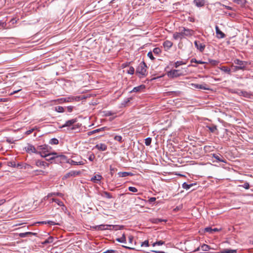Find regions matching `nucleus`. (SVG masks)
<instances>
[{
  "label": "nucleus",
  "instance_id": "34",
  "mask_svg": "<svg viewBox=\"0 0 253 253\" xmlns=\"http://www.w3.org/2000/svg\"><path fill=\"white\" fill-rule=\"evenodd\" d=\"M220 70L225 73H227L228 74L230 73L231 70L229 68L226 67V66H222L220 68Z\"/></svg>",
  "mask_w": 253,
  "mask_h": 253
},
{
  "label": "nucleus",
  "instance_id": "63",
  "mask_svg": "<svg viewBox=\"0 0 253 253\" xmlns=\"http://www.w3.org/2000/svg\"><path fill=\"white\" fill-rule=\"evenodd\" d=\"M113 114V113H112L111 111H107L106 112L105 116H112Z\"/></svg>",
  "mask_w": 253,
  "mask_h": 253
},
{
  "label": "nucleus",
  "instance_id": "60",
  "mask_svg": "<svg viewBox=\"0 0 253 253\" xmlns=\"http://www.w3.org/2000/svg\"><path fill=\"white\" fill-rule=\"evenodd\" d=\"M53 240H54V238L53 237L49 236L47 238V242H48L49 243H52L53 242Z\"/></svg>",
  "mask_w": 253,
  "mask_h": 253
},
{
  "label": "nucleus",
  "instance_id": "61",
  "mask_svg": "<svg viewBox=\"0 0 253 253\" xmlns=\"http://www.w3.org/2000/svg\"><path fill=\"white\" fill-rule=\"evenodd\" d=\"M23 167H24L25 169H29L31 168V166L30 165L24 164H23Z\"/></svg>",
  "mask_w": 253,
  "mask_h": 253
},
{
  "label": "nucleus",
  "instance_id": "30",
  "mask_svg": "<svg viewBox=\"0 0 253 253\" xmlns=\"http://www.w3.org/2000/svg\"><path fill=\"white\" fill-rule=\"evenodd\" d=\"M194 185H196V183H191L188 184L186 182H184L182 184V187L185 189L188 190L189 189Z\"/></svg>",
  "mask_w": 253,
  "mask_h": 253
},
{
  "label": "nucleus",
  "instance_id": "44",
  "mask_svg": "<svg viewBox=\"0 0 253 253\" xmlns=\"http://www.w3.org/2000/svg\"><path fill=\"white\" fill-rule=\"evenodd\" d=\"M209 128V129L210 130L211 132H214L216 129L217 127L216 126H207Z\"/></svg>",
  "mask_w": 253,
  "mask_h": 253
},
{
  "label": "nucleus",
  "instance_id": "32",
  "mask_svg": "<svg viewBox=\"0 0 253 253\" xmlns=\"http://www.w3.org/2000/svg\"><path fill=\"white\" fill-rule=\"evenodd\" d=\"M7 165L9 167H13V168H15L16 167L22 168L21 164H17V165H16L15 162H8L7 163Z\"/></svg>",
  "mask_w": 253,
  "mask_h": 253
},
{
  "label": "nucleus",
  "instance_id": "27",
  "mask_svg": "<svg viewBox=\"0 0 253 253\" xmlns=\"http://www.w3.org/2000/svg\"><path fill=\"white\" fill-rule=\"evenodd\" d=\"M68 163L70 164L71 165H83L84 164V163L83 161L77 162L70 159H68Z\"/></svg>",
  "mask_w": 253,
  "mask_h": 253
},
{
  "label": "nucleus",
  "instance_id": "11",
  "mask_svg": "<svg viewBox=\"0 0 253 253\" xmlns=\"http://www.w3.org/2000/svg\"><path fill=\"white\" fill-rule=\"evenodd\" d=\"M194 44L195 47L198 49L200 52H203L205 48V45L204 43H201L198 41H195L194 42Z\"/></svg>",
  "mask_w": 253,
  "mask_h": 253
},
{
  "label": "nucleus",
  "instance_id": "22",
  "mask_svg": "<svg viewBox=\"0 0 253 253\" xmlns=\"http://www.w3.org/2000/svg\"><path fill=\"white\" fill-rule=\"evenodd\" d=\"M173 45V43L168 40H167L165 41L163 43V46L164 48H165L166 50H168L170 49V48L171 47V46Z\"/></svg>",
  "mask_w": 253,
  "mask_h": 253
},
{
  "label": "nucleus",
  "instance_id": "8",
  "mask_svg": "<svg viewBox=\"0 0 253 253\" xmlns=\"http://www.w3.org/2000/svg\"><path fill=\"white\" fill-rule=\"evenodd\" d=\"M182 75L178 70H172L168 73V76L172 78H176Z\"/></svg>",
  "mask_w": 253,
  "mask_h": 253
},
{
  "label": "nucleus",
  "instance_id": "5",
  "mask_svg": "<svg viewBox=\"0 0 253 253\" xmlns=\"http://www.w3.org/2000/svg\"><path fill=\"white\" fill-rule=\"evenodd\" d=\"M234 63L235 64L238 65L237 66H235V69L237 70H245L246 68L248 63L246 61L240 60L239 59H235L234 60Z\"/></svg>",
  "mask_w": 253,
  "mask_h": 253
},
{
  "label": "nucleus",
  "instance_id": "19",
  "mask_svg": "<svg viewBox=\"0 0 253 253\" xmlns=\"http://www.w3.org/2000/svg\"><path fill=\"white\" fill-rule=\"evenodd\" d=\"M145 88V85L141 84L139 86L134 87L130 92H140L143 91Z\"/></svg>",
  "mask_w": 253,
  "mask_h": 253
},
{
  "label": "nucleus",
  "instance_id": "29",
  "mask_svg": "<svg viewBox=\"0 0 253 253\" xmlns=\"http://www.w3.org/2000/svg\"><path fill=\"white\" fill-rule=\"evenodd\" d=\"M236 250H231V249H224L222 251H220L219 253H236Z\"/></svg>",
  "mask_w": 253,
  "mask_h": 253
},
{
  "label": "nucleus",
  "instance_id": "7",
  "mask_svg": "<svg viewBox=\"0 0 253 253\" xmlns=\"http://www.w3.org/2000/svg\"><path fill=\"white\" fill-rule=\"evenodd\" d=\"M79 97L70 96L66 98H61L56 100L59 103H62L63 102H71L74 100H79Z\"/></svg>",
  "mask_w": 253,
  "mask_h": 253
},
{
  "label": "nucleus",
  "instance_id": "40",
  "mask_svg": "<svg viewBox=\"0 0 253 253\" xmlns=\"http://www.w3.org/2000/svg\"><path fill=\"white\" fill-rule=\"evenodd\" d=\"M233 1L235 3L238 4H240L241 5H244L246 2L245 0H233Z\"/></svg>",
  "mask_w": 253,
  "mask_h": 253
},
{
  "label": "nucleus",
  "instance_id": "42",
  "mask_svg": "<svg viewBox=\"0 0 253 253\" xmlns=\"http://www.w3.org/2000/svg\"><path fill=\"white\" fill-rule=\"evenodd\" d=\"M152 141V138L151 137H147L145 139V144L146 146H149Z\"/></svg>",
  "mask_w": 253,
  "mask_h": 253
},
{
  "label": "nucleus",
  "instance_id": "15",
  "mask_svg": "<svg viewBox=\"0 0 253 253\" xmlns=\"http://www.w3.org/2000/svg\"><path fill=\"white\" fill-rule=\"evenodd\" d=\"M106 129H108V128L107 127H106V126L102 127H101V128H98V129H94L93 130H92V131L88 132H87V135L88 136H90V135H91L92 134H93L96 133L103 132L105 130H106Z\"/></svg>",
  "mask_w": 253,
  "mask_h": 253
},
{
  "label": "nucleus",
  "instance_id": "59",
  "mask_svg": "<svg viewBox=\"0 0 253 253\" xmlns=\"http://www.w3.org/2000/svg\"><path fill=\"white\" fill-rule=\"evenodd\" d=\"M117 251L116 250H107L105 252H103V253H115Z\"/></svg>",
  "mask_w": 253,
  "mask_h": 253
},
{
  "label": "nucleus",
  "instance_id": "53",
  "mask_svg": "<svg viewBox=\"0 0 253 253\" xmlns=\"http://www.w3.org/2000/svg\"><path fill=\"white\" fill-rule=\"evenodd\" d=\"M149 246V241L148 240H145L143 242L141 243L142 247H148Z\"/></svg>",
  "mask_w": 253,
  "mask_h": 253
},
{
  "label": "nucleus",
  "instance_id": "38",
  "mask_svg": "<svg viewBox=\"0 0 253 253\" xmlns=\"http://www.w3.org/2000/svg\"><path fill=\"white\" fill-rule=\"evenodd\" d=\"M191 63H196L200 64H204L206 63V62H204V61H202L201 60H197L195 58H192L191 60Z\"/></svg>",
  "mask_w": 253,
  "mask_h": 253
},
{
  "label": "nucleus",
  "instance_id": "37",
  "mask_svg": "<svg viewBox=\"0 0 253 253\" xmlns=\"http://www.w3.org/2000/svg\"><path fill=\"white\" fill-rule=\"evenodd\" d=\"M55 110L59 113H63L64 112V108L62 106H57L55 108Z\"/></svg>",
  "mask_w": 253,
  "mask_h": 253
},
{
  "label": "nucleus",
  "instance_id": "62",
  "mask_svg": "<svg viewBox=\"0 0 253 253\" xmlns=\"http://www.w3.org/2000/svg\"><path fill=\"white\" fill-rule=\"evenodd\" d=\"M74 107L72 106H69L67 107L68 112H71L73 110Z\"/></svg>",
  "mask_w": 253,
  "mask_h": 253
},
{
  "label": "nucleus",
  "instance_id": "58",
  "mask_svg": "<svg viewBox=\"0 0 253 253\" xmlns=\"http://www.w3.org/2000/svg\"><path fill=\"white\" fill-rule=\"evenodd\" d=\"M95 159V156L93 154H91L88 157V160L92 162Z\"/></svg>",
  "mask_w": 253,
  "mask_h": 253
},
{
  "label": "nucleus",
  "instance_id": "6",
  "mask_svg": "<svg viewBox=\"0 0 253 253\" xmlns=\"http://www.w3.org/2000/svg\"><path fill=\"white\" fill-rule=\"evenodd\" d=\"M49 148L50 147L47 145H42L37 147L38 154H40L41 157H43L44 154H47L49 152Z\"/></svg>",
  "mask_w": 253,
  "mask_h": 253
},
{
  "label": "nucleus",
  "instance_id": "25",
  "mask_svg": "<svg viewBox=\"0 0 253 253\" xmlns=\"http://www.w3.org/2000/svg\"><path fill=\"white\" fill-rule=\"evenodd\" d=\"M36 165L38 167H43L44 168L45 167H48L49 166V164L47 163L44 161H42L40 160H38L36 162Z\"/></svg>",
  "mask_w": 253,
  "mask_h": 253
},
{
  "label": "nucleus",
  "instance_id": "16",
  "mask_svg": "<svg viewBox=\"0 0 253 253\" xmlns=\"http://www.w3.org/2000/svg\"><path fill=\"white\" fill-rule=\"evenodd\" d=\"M32 235H34L36 236H38V233H34L32 232H27L25 233H20L18 234V236L20 238H25L28 236H30Z\"/></svg>",
  "mask_w": 253,
  "mask_h": 253
},
{
  "label": "nucleus",
  "instance_id": "39",
  "mask_svg": "<svg viewBox=\"0 0 253 253\" xmlns=\"http://www.w3.org/2000/svg\"><path fill=\"white\" fill-rule=\"evenodd\" d=\"M184 64H186V62H184L182 61H176L175 64H174V67L175 68H177L178 67H179L180 65H184Z\"/></svg>",
  "mask_w": 253,
  "mask_h": 253
},
{
  "label": "nucleus",
  "instance_id": "49",
  "mask_svg": "<svg viewBox=\"0 0 253 253\" xmlns=\"http://www.w3.org/2000/svg\"><path fill=\"white\" fill-rule=\"evenodd\" d=\"M128 190L132 192H137L138 191V190L136 188L131 186L128 187Z\"/></svg>",
  "mask_w": 253,
  "mask_h": 253
},
{
  "label": "nucleus",
  "instance_id": "47",
  "mask_svg": "<svg viewBox=\"0 0 253 253\" xmlns=\"http://www.w3.org/2000/svg\"><path fill=\"white\" fill-rule=\"evenodd\" d=\"M62 194L59 192H53L48 194V196H61Z\"/></svg>",
  "mask_w": 253,
  "mask_h": 253
},
{
  "label": "nucleus",
  "instance_id": "33",
  "mask_svg": "<svg viewBox=\"0 0 253 253\" xmlns=\"http://www.w3.org/2000/svg\"><path fill=\"white\" fill-rule=\"evenodd\" d=\"M51 200H52V202H55L59 206H60V207L64 206V203L62 201H61L60 200H59L58 199H55V198H52Z\"/></svg>",
  "mask_w": 253,
  "mask_h": 253
},
{
  "label": "nucleus",
  "instance_id": "41",
  "mask_svg": "<svg viewBox=\"0 0 253 253\" xmlns=\"http://www.w3.org/2000/svg\"><path fill=\"white\" fill-rule=\"evenodd\" d=\"M114 139L116 141H119L120 143L123 142V138L121 135H115L114 137Z\"/></svg>",
  "mask_w": 253,
  "mask_h": 253
},
{
  "label": "nucleus",
  "instance_id": "23",
  "mask_svg": "<svg viewBox=\"0 0 253 253\" xmlns=\"http://www.w3.org/2000/svg\"><path fill=\"white\" fill-rule=\"evenodd\" d=\"M102 178V177L100 174H96L91 178V181L93 183H98V182Z\"/></svg>",
  "mask_w": 253,
  "mask_h": 253
},
{
  "label": "nucleus",
  "instance_id": "20",
  "mask_svg": "<svg viewBox=\"0 0 253 253\" xmlns=\"http://www.w3.org/2000/svg\"><path fill=\"white\" fill-rule=\"evenodd\" d=\"M111 226H113V225H108V224H106V225L101 224V225H99L95 226L94 228L96 230H103L109 229V227H111Z\"/></svg>",
  "mask_w": 253,
  "mask_h": 253
},
{
  "label": "nucleus",
  "instance_id": "46",
  "mask_svg": "<svg viewBox=\"0 0 253 253\" xmlns=\"http://www.w3.org/2000/svg\"><path fill=\"white\" fill-rule=\"evenodd\" d=\"M165 244V242L163 241H157L154 243L153 244V246H155L156 245H158V246H161V245H162L163 244Z\"/></svg>",
  "mask_w": 253,
  "mask_h": 253
},
{
  "label": "nucleus",
  "instance_id": "31",
  "mask_svg": "<svg viewBox=\"0 0 253 253\" xmlns=\"http://www.w3.org/2000/svg\"><path fill=\"white\" fill-rule=\"evenodd\" d=\"M116 241L120 243H126V238L125 236V234H123L122 237L117 238Z\"/></svg>",
  "mask_w": 253,
  "mask_h": 253
},
{
  "label": "nucleus",
  "instance_id": "45",
  "mask_svg": "<svg viewBox=\"0 0 253 253\" xmlns=\"http://www.w3.org/2000/svg\"><path fill=\"white\" fill-rule=\"evenodd\" d=\"M41 223H42V224L48 223L50 225H53L58 224L57 223H56L55 222H54L53 221H50V220H48L47 221H42L41 222Z\"/></svg>",
  "mask_w": 253,
  "mask_h": 253
},
{
  "label": "nucleus",
  "instance_id": "17",
  "mask_svg": "<svg viewBox=\"0 0 253 253\" xmlns=\"http://www.w3.org/2000/svg\"><path fill=\"white\" fill-rule=\"evenodd\" d=\"M94 148L100 151H104L107 150V146L104 143H99L96 144Z\"/></svg>",
  "mask_w": 253,
  "mask_h": 253
},
{
  "label": "nucleus",
  "instance_id": "1",
  "mask_svg": "<svg viewBox=\"0 0 253 253\" xmlns=\"http://www.w3.org/2000/svg\"><path fill=\"white\" fill-rule=\"evenodd\" d=\"M195 32L193 30L182 27L179 32H175L173 34V38L174 40L182 39L185 37H191L194 35Z\"/></svg>",
  "mask_w": 253,
  "mask_h": 253
},
{
  "label": "nucleus",
  "instance_id": "2",
  "mask_svg": "<svg viewBox=\"0 0 253 253\" xmlns=\"http://www.w3.org/2000/svg\"><path fill=\"white\" fill-rule=\"evenodd\" d=\"M147 68L146 63L144 61L141 62L136 69V74L140 75L142 77L146 76L147 75Z\"/></svg>",
  "mask_w": 253,
  "mask_h": 253
},
{
  "label": "nucleus",
  "instance_id": "18",
  "mask_svg": "<svg viewBox=\"0 0 253 253\" xmlns=\"http://www.w3.org/2000/svg\"><path fill=\"white\" fill-rule=\"evenodd\" d=\"M43 156L42 157L45 158V160L47 161H49V162L50 161V162H51V163H52V161H53L54 162L55 155H53V153L44 154Z\"/></svg>",
  "mask_w": 253,
  "mask_h": 253
},
{
  "label": "nucleus",
  "instance_id": "12",
  "mask_svg": "<svg viewBox=\"0 0 253 253\" xmlns=\"http://www.w3.org/2000/svg\"><path fill=\"white\" fill-rule=\"evenodd\" d=\"M215 32L216 34V37L218 39H223L226 37L225 34L220 31L217 26H215Z\"/></svg>",
  "mask_w": 253,
  "mask_h": 253
},
{
  "label": "nucleus",
  "instance_id": "51",
  "mask_svg": "<svg viewBox=\"0 0 253 253\" xmlns=\"http://www.w3.org/2000/svg\"><path fill=\"white\" fill-rule=\"evenodd\" d=\"M239 186H242L245 188L246 189H249L250 188V184L248 182H245L244 185H240Z\"/></svg>",
  "mask_w": 253,
  "mask_h": 253
},
{
  "label": "nucleus",
  "instance_id": "4",
  "mask_svg": "<svg viewBox=\"0 0 253 253\" xmlns=\"http://www.w3.org/2000/svg\"><path fill=\"white\" fill-rule=\"evenodd\" d=\"M53 155H55V163H68V159H67V158L66 156L63 155H58L56 153H53Z\"/></svg>",
  "mask_w": 253,
  "mask_h": 253
},
{
  "label": "nucleus",
  "instance_id": "57",
  "mask_svg": "<svg viewBox=\"0 0 253 253\" xmlns=\"http://www.w3.org/2000/svg\"><path fill=\"white\" fill-rule=\"evenodd\" d=\"M35 130V128H31L27 131H26L25 132V134L26 135H29L31 133H32Z\"/></svg>",
  "mask_w": 253,
  "mask_h": 253
},
{
  "label": "nucleus",
  "instance_id": "26",
  "mask_svg": "<svg viewBox=\"0 0 253 253\" xmlns=\"http://www.w3.org/2000/svg\"><path fill=\"white\" fill-rule=\"evenodd\" d=\"M118 174L120 177H124L127 176H132L133 174L130 172H119Z\"/></svg>",
  "mask_w": 253,
  "mask_h": 253
},
{
  "label": "nucleus",
  "instance_id": "52",
  "mask_svg": "<svg viewBox=\"0 0 253 253\" xmlns=\"http://www.w3.org/2000/svg\"><path fill=\"white\" fill-rule=\"evenodd\" d=\"M116 170V169L113 168L112 166H110V174L112 176L113 175L114 172Z\"/></svg>",
  "mask_w": 253,
  "mask_h": 253
},
{
  "label": "nucleus",
  "instance_id": "64",
  "mask_svg": "<svg viewBox=\"0 0 253 253\" xmlns=\"http://www.w3.org/2000/svg\"><path fill=\"white\" fill-rule=\"evenodd\" d=\"M221 230V229H218L217 228H212V233L215 232H218Z\"/></svg>",
  "mask_w": 253,
  "mask_h": 253
},
{
  "label": "nucleus",
  "instance_id": "55",
  "mask_svg": "<svg viewBox=\"0 0 253 253\" xmlns=\"http://www.w3.org/2000/svg\"><path fill=\"white\" fill-rule=\"evenodd\" d=\"M205 232H209L210 233H212V228L210 227H208L205 228Z\"/></svg>",
  "mask_w": 253,
  "mask_h": 253
},
{
  "label": "nucleus",
  "instance_id": "21",
  "mask_svg": "<svg viewBox=\"0 0 253 253\" xmlns=\"http://www.w3.org/2000/svg\"><path fill=\"white\" fill-rule=\"evenodd\" d=\"M193 3L197 7H202L205 5L206 0H194Z\"/></svg>",
  "mask_w": 253,
  "mask_h": 253
},
{
  "label": "nucleus",
  "instance_id": "43",
  "mask_svg": "<svg viewBox=\"0 0 253 253\" xmlns=\"http://www.w3.org/2000/svg\"><path fill=\"white\" fill-rule=\"evenodd\" d=\"M127 73L130 75H133L134 73V68L133 67H129Z\"/></svg>",
  "mask_w": 253,
  "mask_h": 253
},
{
  "label": "nucleus",
  "instance_id": "54",
  "mask_svg": "<svg viewBox=\"0 0 253 253\" xmlns=\"http://www.w3.org/2000/svg\"><path fill=\"white\" fill-rule=\"evenodd\" d=\"M147 56L152 60L155 59V58L154 57L153 53L151 51H150L148 53Z\"/></svg>",
  "mask_w": 253,
  "mask_h": 253
},
{
  "label": "nucleus",
  "instance_id": "3",
  "mask_svg": "<svg viewBox=\"0 0 253 253\" xmlns=\"http://www.w3.org/2000/svg\"><path fill=\"white\" fill-rule=\"evenodd\" d=\"M77 122V119H73L70 120H68L66 122V123L63 125L62 126H60V128H63L65 127H68V130H74L76 129L75 125H74L75 123Z\"/></svg>",
  "mask_w": 253,
  "mask_h": 253
},
{
  "label": "nucleus",
  "instance_id": "13",
  "mask_svg": "<svg viewBox=\"0 0 253 253\" xmlns=\"http://www.w3.org/2000/svg\"><path fill=\"white\" fill-rule=\"evenodd\" d=\"M212 157L215 158L218 162L226 163V160L220 154H212Z\"/></svg>",
  "mask_w": 253,
  "mask_h": 253
},
{
  "label": "nucleus",
  "instance_id": "48",
  "mask_svg": "<svg viewBox=\"0 0 253 253\" xmlns=\"http://www.w3.org/2000/svg\"><path fill=\"white\" fill-rule=\"evenodd\" d=\"M153 52L155 54L158 55L159 53H160L161 52V50L159 47H156V48H154Z\"/></svg>",
  "mask_w": 253,
  "mask_h": 253
},
{
  "label": "nucleus",
  "instance_id": "28",
  "mask_svg": "<svg viewBox=\"0 0 253 253\" xmlns=\"http://www.w3.org/2000/svg\"><path fill=\"white\" fill-rule=\"evenodd\" d=\"M101 195L102 196L105 197L108 199H111L113 198L112 195L107 191H103Z\"/></svg>",
  "mask_w": 253,
  "mask_h": 253
},
{
  "label": "nucleus",
  "instance_id": "14",
  "mask_svg": "<svg viewBox=\"0 0 253 253\" xmlns=\"http://www.w3.org/2000/svg\"><path fill=\"white\" fill-rule=\"evenodd\" d=\"M192 86L196 88H199L204 90H209V88L208 86L206 84H192Z\"/></svg>",
  "mask_w": 253,
  "mask_h": 253
},
{
  "label": "nucleus",
  "instance_id": "36",
  "mask_svg": "<svg viewBox=\"0 0 253 253\" xmlns=\"http://www.w3.org/2000/svg\"><path fill=\"white\" fill-rule=\"evenodd\" d=\"M201 248L203 251H208L210 250V247L208 245L203 244L201 246Z\"/></svg>",
  "mask_w": 253,
  "mask_h": 253
},
{
  "label": "nucleus",
  "instance_id": "9",
  "mask_svg": "<svg viewBox=\"0 0 253 253\" xmlns=\"http://www.w3.org/2000/svg\"><path fill=\"white\" fill-rule=\"evenodd\" d=\"M25 149L26 151L28 153H38L37 148H35V147L31 144L28 143L27 146L25 147Z\"/></svg>",
  "mask_w": 253,
  "mask_h": 253
},
{
  "label": "nucleus",
  "instance_id": "35",
  "mask_svg": "<svg viewBox=\"0 0 253 253\" xmlns=\"http://www.w3.org/2000/svg\"><path fill=\"white\" fill-rule=\"evenodd\" d=\"M59 143V141L57 138H53L49 141V144L52 145H57Z\"/></svg>",
  "mask_w": 253,
  "mask_h": 253
},
{
  "label": "nucleus",
  "instance_id": "56",
  "mask_svg": "<svg viewBox=\"0 0 253 253\" xmlns=\"http://www.w3.org/2000/svg\"><path fill=\"white\" fill-rule=\"evenodd\" d=\"M219 4L221 5V6H222L223 7H225L226 9H228V10H233V8L232 7H230L229 6H227V5H224L223 4H221V3H219Z\"/></svg>",
  "mask_w": 253,
  "mask_h": 253
},
{
  "label": "nucleus",
  "instance_id": "10",
  "mask_svg": "<svg viewBox=\"0 0 253 253\" xmlns=\"http://www.w3.org/2000/svg\"><path fill=\"white\" fill-rule=\"evenodd\" d=\"M80 174V171H75V170H72V171H70L68 172H67V173H66L63 179H67L68 178H69L70 177H72V176H75L76 175H79Z\"/></svg>",
  "mask_w": 253,
  "mask_h": 253
},
{
  "label": "nucleus",
  "instance_id": "24",
  "mask_svg": "<svg viewBox=\"0 0 253 253\" xmlns=\"http://www.w3.org/2000/svg\"><path fill=\"white\" fill-rule=\"evenodd\" d=\"M152 223L154 224H158L161 222H166L167 221V219L158 218H152L149 220Z\"/></svg>",
  "mask_w": 253,
  "mask_h": 253
},
{
  "label": "nucleus",
  "instance_id": "50",
  "mask_svg": "<svg viewBox=\"0 0 253 253\" xmlns=\"http://www.w3.org/2000/svg\"><path fill=\"white\" fill-rule=\"evenodd\" d=\"M156 198L155 197H151L148 200L147 202L150 204H151L153 203L156 201Z\"/></svg>",
  "mask_w": 253,
  "mask_h": 253
}]
</instances>
